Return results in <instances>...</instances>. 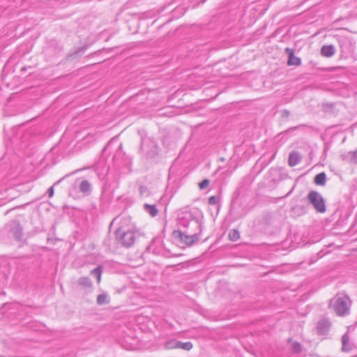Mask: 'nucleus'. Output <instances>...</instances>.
I'll list each match as a JSON object with an SVG mask.
<instances>
[{"mask_svg":"<svg viewBox=\"0 0 357 357\" xmlns=\"http://www.w3.org/2000/svg\"><path fill=\"white\" fill-rule=\"evenodd\" d=\"M203 215L198 209L183 213L178 218L181 229L173 231V237L181 243L190 246L199 240L202 231Z\"/></svg>","mask_w":357,"mask_h":357,"instance_id":"f257e3e1","label":"nucleus"},{"mask_svg":"<svg viewBox=\"0 0 357 357\" xmlns=\"http://www.w3.org/2000/svg\"><path fill=\"white\" fill-rule=\"evenodd\" d=\"M23 236L24 229L18 220H12L0 229V241L2 243H6L10 238L20 242Z\"/></svg>","mask_w":357,"mask_h":357,"instance_id":"f03ea898","label":"nucleus"},{"mask_svg":"<svg viewBox=\"0 0 357 357\" xmlns=\"http://www.w3.org/2000/svg\"><path fill=\"white\" fill-rule=\"evenodd\" d=\"M114 235L118 243L127 248L132 246L135 241V234L130 230L126 231L121 227L115 231Z\"/></svg>","mask_w":357,"mask_h":357,"instance_id":"7ed1b4c3","label":"nucleus"},{"mask_svg":"<svg viewBox=\"0 0 357 357\" xmlns=\"http://www.w3.org/2000/svg\"><path fill=\"white\" fill-rule=\"evenodd\" d=\"M140 151L146 158H152L158 154V146L153 139L142 138Z\"/></svg>","mask_w":357,"mask_h":357,"instance_id":"20e7f679","label":"nucleus"},{"mask_svg":"<svg viewBox=\"0 0 357 357\" xmlns=\"http://www.w3.org/2000/svg\"><path fill=\"white\" fill-rule=\"evenodd\" d=\"M307 199L317 212L323 213L326 211L325 200L322 195L315 190H311L307 196Z\"/></svg>","mask_w":357,"mask_h":357,"instance_id":"39448f33","label":"nucleus"},{"mask_svg":"<svg viewBox=\"0 0 357 357\" xmlns=\"http://www.w3.org/2000/svg\"><path fill=\"white\" fill-rule=\"evenodd\" d=\"M347 297H337L331 300L329 307L339 316L345 315L348 311Z\"/></svg>","mask_w":357,"mask_h":357,"instance_id":"423d86ee","label":"nucleus"},{"mask_svg":"<svg viewBox=\"0 0 357 357\" xmlns=\"http://www.w3.org/2000/svg\"><path fill=\"white\" fill-rule=\"evenodd\" d=\"M331 324L328 319H321L317 324L316 330L319 335H326L330 331Z\"/></svg>","mask_w":357,"mask_h":357,"instance_id":"0eeeda50","label":"nucleus"},{"mask_svg":"<svg viewBox=\"0 0 357 357\" xmlns=\"http://www.w3.org/2000/svg\"><path fill=\"white\" fill-rule=\"evenodd\" d=\"M338 44L340 47L341 56L346 58L351 51L350 41L347 38L342 37L338 39Z\"/></svg>","mask_w":357,"mask_h":357,"instance_id":"6e6552de","label":"nucleus"},{"mask_svg":"<svg viewBox=\"0 0 357 357\" xmlns=\"http://www.w3.org/2000/svg\"><path fill=\"white\" fill-rule=\"evenodd\" d=\"M284 51L288 54L287 64L289 66H298L301 64V59L294 55V50L293 49L287 47Z\"/></svg>","mask_w":357,"mask_h":357,"instance_id":"1a4fd4ad","label":"nucleus"},{"mask_svg":"<svg viewBox=\"0 0 357 357\" xmlns=\"http://www.w3.org/2000/svg\"><path fill=\"white\" fill-rule=\"evenodd\" d=\"M301 160V156L298 151H292L289 153L288 163L290 167H294Z\"/></svg>","mask_w":357,"mask_h":357,"instance_id":"9d476101","label":"nucleus"},{"mask_svg":"<svg viewBox=\"0 0 357 357\" xmlns=\"http://www.w3.org/2000/svg\"><path fill=\"white\" fill-rule=\"evenodd\" d=\"M335 50L333 45H324L321 49V54L325 57H331L335 54Z\"/></svg>","mask_w":357,"mask_h":357,"instance_id":"9b49d317","label":"nucleus"},{"mask_svg":"<svg viewBox=\"0 0 357 357\" xmlns=\"http://www.w3.org/2000/svg\"><path fill=\"white\" fill-rule=\"evenodd\" d=\"M342 350L345 352L350 351L352 346L349 344V336L348 333H344L342 337Z\"/></svg>","mask_w":357,"mask_h":357,"instance_id":"f8f14e48","label":"nucleus"},{"mask_svg":"<svg viewBox=\"0 0 357 357\" xmlns=\"http://www.w3.org/2000/svg\"><path fill=\"white\" fill-rule=\"evenodd\" d=\"M79 191L85 195H89L91 191V183L87 180L82 181L79 183Z\"/></svg>","mask_w":357,"mask_h":357,"instance_id":"ddd939ff","label":"nucleus"},{"mask_svg":"<svg viewBox=\"0 0 357 357\" xmlns=\"http://www.w3.org/2000/svg\"><path fill=\"white\" fill-rule=\"evenodd\" d=\"M144 209L151 217L156 216L158 213V210L155 204L151 205V204H145L144 205Z\"/></svg>","mask_w":357,"mask_h":357,"instance_id":"4468645a","label":"nucleus"},{"mask_svg":"<svg viewBox=\"0 0 357 357\" xmlns=\"http://www.w3.org/2000/svg\"><path fill=\"white\" fill-rule=\"evenodd\" d=\"M326 182V175L324 172L317 174L314 178V183L317 185H324Z\"/></svg>","mask_w":357,"mask_h":357,"instance_id":"2eb2a0df","label":"nucleus"},{"mask_svg":"<svg viewBox=\"0 0 357 357\" xmlns=\"http://www.w3.org/2000/svg\"><path fill=\"white\" fill-rule=\"evenodd\" d=\"M77 283L79 285L84 287L89 288L92 286V282L88 277H81L78 279Z\"/></svg>","mask_w":357,"mask_h":357,"instance_id":"dca6fc26","label":"nucleus"},{"mask_svg":"<svg viewBox=\"0 0 357 357\" xmlns=\"http://www.w3.org/2000/svg\"><path fill=\"white\" fill-rule=\"evenodd\" d=\"M178 341H176V340H168L164 344V348L165 349H178Z\"/></svg>","mask_w":357,"mask_h":357,"instance_id":"f3484780","label":"nucleus"},{"mask_svg":"<svg viewBox=\"0 0 357 357\" xmlns=\"http://www.w3.org/2000/svg\"><path fill=\"white\" fill-rule=\"evenodd\" d=\"M102 274V267L100 266H97L91 271V275L95 276L97 278L98 282H100Z\"/></svg>","mask_w":357,"mask_h":357,"instance_id":"a211bd4d","label":"nucleus"},{"mask_svg":"<svg viewBox=\"0 0 357 357\" xmlns=\"http://www.w3.org/2000/svg\"><path fill=\"white\" fill-rule=\"evenodd\" d=\"M229 239L231 241H236L240 238L239 231L236 229H231L229 232Z\"/></svg>","mask_w":357,"mask_h":357,"instance_id":"6ab92c4d","label":"nucleus"},{"mask_svg":"<svg viewBox=\"0 0 357 357\" xmlns=\"http://www.w3.org/2000/svg\"><path fill=\"white\" fill-rule=\"evenodd\" d=\"M140 195L144 197H148L151 195V192L145 185H140L139 188Z\"/></svg>","mask_w":357,"mask_h":357,"instance_id":"aec40b11","label":"nucleus"},{"mask_svg":"<svg viewBox=\"0 0 357 357\" xmlns=\"http://www.w3.org/2000/svg\"><path fill=\"white\" fill-rule=\"evenodd\" d=\"M108 302L107 295L106 294H101L97 296V303L98 305H101L107 303Z\"/></svg>","mask_w":357,"mask_h":357,"instance_id":"412c9836","label":"nucleus"},{"mask_svg":"<svg viewBox=\"0 0 357 357\" xmlns=\"http://www.w3.org/2000/svg\"><path fill=\"white\" fill-rule=\"evenodd\" d=\"M192 348V344L191 342H181L178 341V349H182L186 351H189Z\"/></svg>","mask_w":357,"mask_h":357,"instance_id":"4be33fe9","label":"nucleus"},{"mask_svg":"<svg viewBox=\"0 0 357 357\" xmlns=\"http://www.w3.org/2000/svg\"><path fill=\"white\" fill-rule=\"evenodd\" d=\"M291 350L294 354L301 353L302 350L301 344L298 342H294L291 345Z\"/></svg>","mask_w":357,"mask_h":357,"instance_id":"5701e85b","label":"nucleus"},{"mask_svg":"<svg viewBox=\"0 0 357 357\" xmlns=\"http://www.w3.org/2000/svg\"><path fill=\"white\" fill-rule=\"evenodd\" d=\"M349 155H350L349 161L351 164L356 165L357 164V149L354 151H350L349 153Z\"/></svg>","mask_w":357,"mask_h":357,"instance_id":"b1692460","label":"nucleus"},{"mask_svg":"<svg viewBox=\"0 0 357 357\" xmlns=\"http://www.w3.org/2000/svg\"><path fill=\"white\" fill-rule=\"evenodd\" d=\"M209 183L210 181L208 179H204L202 182L199 183V187L201 190H204L208 187Z\"/></svg>","mask_w":357,"mask_h":357,"instance_id":"393cba45","label":"nucleus"},{"mask_svg":"<svg viewBox=\"0 0 357 357\" xmlns=\"http://www.w3.org/2000/svg\"><path fill=\"white\" fill-rule=\"evenodd\" d=\"M219 199L218 197L213 195L209 197L208 199V204L210 205H215L218 204Z\"/></svg>","mask_w":357,"mask_h":357,"instance_id":"a878e982","label":"nucleus"},{"mask_svg":"<svg viewBox=\"0 0 357 357\" xmlns=\"http://www.w3.org/2000/svg\"><path fill=\"white\" fill-rule=\"evenodd\" d=\"M304 126H306V125L305 124H301L299 126H294V127L289 128V129L286 130L285 131H284V133H289V132H291L293 130H297L299 128L304 127Z\"/></svg>","mask_w":357,"mask_h":357,"instance_id":"bb28decb","label":"nucleus"},{"mask_svg":"<svg viewBox=\"0 0 357 357\" xmlns=\"http://www.w3.org/2000/svg\"><path fill=\"white\" fill-rule=\"evenodd\" d=\"M290 111L284 109L281 112V116L284 119H287L290 116Z\"/></svg>","mask_w":357,"mask_h":357,"instance_id":"cd10ccee","label":"nucleus"},{"mask_svg":"<svg viewBox=\"0 0 357 357\" xmlns=\"http://www.w3.org/2000/svg\"><path fill=\"white\" fill-rule=\"evenodd\" d=\"M47 193L49 197H52L54 195V186H52L48 189Z\"/></svg>","mask_w":357,"mask_h":357,"instance_id":"c85d7f7f","label":"nucleus"}]
</instances>
